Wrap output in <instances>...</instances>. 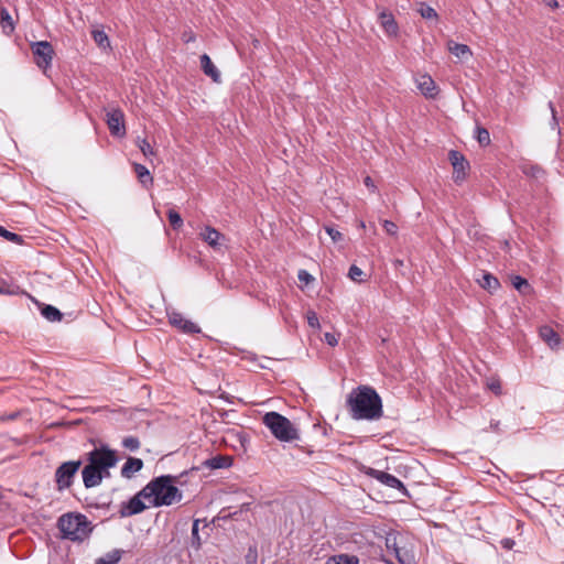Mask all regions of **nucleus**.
I'll use <instances>...</instances> for the list:
<instances>
[{
	"mask_svg": "<svg viewBox=\"0 0 564 564\" xmlns=\"http://www.w3.org/2000/svg\"><path fill=\"white\" fill-rule=\"evenodd\" d=\"M119 458L116 451L107 445H100L86 454L87 464L82 470L85 488H94L101 484L102 479L110 477V468L115 467Z\"/></svg>",
	"mask_w": 564,
	"mask_h": 564,
	"instance_id": "nucleus-1",
	"label": "nucleus"
},
{
	"mask_svg": "<svg viewBox=\"0 0 564 564\" xmlns=\"http://www.w3.org/2000/svg\"><path fill=\"white\" fill-rule=\"evenodd\" d=\"M351 417L373 421L382 416V401L377 391L369 386H359L347 398Z\"/></svg>",
	"mask_w": 564,
	"mask_h": 564,
	"instance_id": "nucleus-2",
	"label": "nucleus"
},
{
	"mask_svg": "<svg viewBox=\"0 0 564 564\" xmlns=\"http://www.w3.org/2000/svg\"><path fill=\"white\" fill-rule=\"evenodd\" d=\"M176 477L162 475L152 479L142 488L144 499H149L153 507L171 506L183 498L181 490L174 486Z\"/></svg>",
	"mask_w": 564,
	"mask_h": 564,
	"instance_id": "nucleus-3",
	"label": "nucleus"
},
{
	"mask_svg": "<svg viewBox=\"0 0 564 564\" xmlns=\"http://www.w3.org/2000/svg\"><path fill=\"white\" fill-rule=\"evenodd\" d=\"M57 527L62 536L70 541H83L91 532L87 517L80 513L63 514L58 519Z\"/></svg>",
	"mask_w": 564,
	"mask_h": 564,
	"instance_id": "nucleus-4",
	"label": "nucleus"
},
{
	"mask_svg": "<svg viewBox=\"0 0 564 564\" xmlns=\"http://www.w3.org/2000/svg\"><path fill=\"white\" fill-rule=\"evenodd\" d=\"M262 423L280 442L290 443L300 440V433L294 424L284 415L271 411L263 415Z\"/></svg>",
	"mask_w": 564,
	"mask_h": 564,
	"instance_id": "nucleus-5",
	"label": "nucleus"
},
{
	"mask_svg": "<svg viewBox=\"0 0 564 564\" xmlns=\"http://www.w3.org/2000/svg\"><path fill=\"white\" fill-rule=\"evenodd\" d=\"M83 462L78 460H68L62 463L55 470V482L58 491H64L68 489L74 481L76 474L78 473Z\"/></svg>",
	"mask_w": 564,
	"mask_h": 564,
	"instance_id": "nucleus-6",
	"label": "nucleus"
},
{
	"mask_svg": "<svg viewBox=\"0 0 564 564\" xmlns=\"http://www.w3.org/2000/svg\"><path fill=\"white\" fill-rule=\"evenodd\" d=\"M31 50L34 55L35 63L40 68L46 69L51 66L53 55H54V50L50 42H47V41L34 42L31 45Z\"/></svg>",
	"mask_w": 564,
	"mask_h": 564,
	"instance_id": "nucleus-7",
	"label": "nucleus"
},
{
	"mask_svg": "<svg viewBox=\"0 0 564 564\" xmlns=\"http://www.w3.org/2000/svg\"><path fill=\"white\" fill-rule=\"evenodd\" d=\"M367 475L387 487L399 490L404 497H410V494L404 484L395 476L375 468H369Z\"/></svg>",
	"mask_w": 564,
	"mask_h": 564,
	"instance_id": "nucleus-8",
	"label": "nucleus"
},
{
	"mask_svg": "<svg viewBox=\"0 0 564 564\" xmlns=\"http://www.w3.org/2000/svg\"><path fill=\"white\" fill-rule=\"evenodd\" d=\"M448 159L453 165V178L456 183H460L465 180L467 171L469 170V162L466 158L456 150H451Z\"/></svg>",
	"mask_w": 564,
	"mask_h": 564,
	"instance_id": "nucleus-9",
	"label": "nucleus"
},
{
	"mask_svg": "<svg viewBox=\"0 0 564 564\" xmlns=\"http://www.w3.org/2000/svg\"><path fill=\"white\" fill-rule=\"evenodd\" d=\"M144 496L142 495V489L134 495L131 499L126 502H122L120 506L119 514L121 518L131 517L134 514H139L145 510L147 506L142 501Z\"/></svg>",
	"mask_w": 564,
	"mask_h": 564,
	"instance_id": "nucleus-10",
	"label": "nucleus"
},
{
	"mask_svg": "<svg viewBox=\"0 0 564 564\" xmlns=\"http://www.w3.org/2000/svg\"><path fill=\"white\" fill-rule=\"evenodd\" d=\"M106 117L110 133L115 137H123L126 134L123 112L120 109H112Z\"/></svg>",
	"mask_w": 564,
	"mask_h": 564,
	"instance_id": "nucleus-11",
	"label": "nucleus"
},
{
	"mask_svg": "<svg viewBox=\"0 0 564 564\" xmlns=\"http://www.w3.org/2000/svg\"><path fill=\"white\" fill-rule=\"evenodd\" d=\"M170 324L174 327H177L185 334H197L200 333V328L198 325L193 323L192 321L186 319L181 313L172 312L169 315Z\"/></svg>",
	"mask_w": 564,
	"mask_h": 564,
	"instance_id": "nucleus-12",
	"label": "nucleus"
},
{
	"mask_svg": "<svg viewBox=\"0 0 564 564\" xmlns=\"http://www.w3.org/2000/svg\"><path fill=\"white\" fill-rule=\"evenodd\" d=\"M200 238L213 249L220 250L225 246L226 237L210 226H206L199 234Z\"/></svg>",
	"mask_w": 564,
	"mask_h": 564,
	"instance_id": "nucleus-13",
	"label": "nucleus"
},
{
	"mask_svg": "<svg viewBox=\"0 0 564 564\" xmlns=\"http://www.w3.org/2000/svg\"><path fill=\"white\" fill-rule=\"evenodd\" d=\"M379 22L389 36H395L399 32L398 23L391 12L386 10L379 13Z\"/></svg>",
	"mask_w": 564,
	"mask_h": 564,
	"instance_id": "nucleus-14",
	"label": "nucleus"
},
{
	"mask_svg": "<svg viewBox=\"0 0 564 564\" xmlns=\"http://www.w3.org/2000/svg\"><path fill=\"white\" fill-rule=\"evenodd\" d=\"M416 83L417 88L425 97L434 98L437 95L435 82L430 75H421L416 79Z\"/></svg>",
	"mask_w": 564,
	"mask_h": 564,
	"instance_id": "nucleus-15",
	"label": "nucleus"
},
{
	"mask_svg": "<svg viewBox=\"0 0 564 564\" xmlns=\"http://www.w3.org/2000/svg\"><path fill=\"white\" fill-rule=\"evenodd\" d=\"M143 468V460L137 457H128L127 462L121 467V476L131 479L135 473Z\"/></svg>",
	"mask_w": 564,
	"mask_h": 564,
	"instance_id": "nucleus-16",
	"label": "nucleus"
},
{
	"mask_svg": "<svg viewBox=\"0 0 564 564\" xmlns=\"http://www.w3.org/2000/svg\"><path fill=\"white\" fill-rule=\"evenodd\" d=\"M540 337L549 345L550 348H557L561 344L560 335L549 325L541 326L539 329Z\"/></svg>",
	"mask_w": 564,
	"mask_h": 564,
	"instance_id": "nucleus-17",
	"label": "nucleus"
},
{
	"mask_svg": "<svg viewBox=\"0 0 564 564\" xmlns=\"http://www.w3.org/2000/svg\"><path fill=\"white\" fill-rule=\"evenodd\" d=\"M200 67L206 76L210 77L215 83H220V72L207 54L200 56Z\"/></svg>",
	"mask_w": 564,
	"mask_h": 564,
	"instance_id": "nucleus-18",
	"label": "nucleus"
},
{
	"mask_svg": "<svg viewBox=\"0 0 564 564\" xmlns=\"http://www.w3.org/2000/svg\"><path fill=\"white\" fill-rule=\"evenodd\" d=\"M478 284L489 293H495L500 288L499 280L489 272H482L481 276L477 279Z\"/></svg>",
	"mask_w": 564,
	"mask_h": 564,
	"instance_id": "nucleus-19",
	"label": "nucleus"
},
{
	"mask_svg": "<svg viewBox=\"0 0 564 564\" xmlns=\"http://www.w3.org/2000/svg\"><path fill=\"white\" fill-rule=\"evenodd\" d=\"M231 457L224 455H216L209 459H206L203 465L209 469L228 468L231 466Z\"/></svg>",
	"mask_w": 564,
	"mask_h": 564,
	"instance_id": "nucleus-20",
	"label": "nucleus"
},
{
	"mask_svg": "<svg viewBox=\"0 0 564 564\" xmlns=\"http://www.w3.org/2000/svg\"><path fill=\"white\" fill-rule=\"evenodd\" d=\"M204 522V527H207L206 520L195 519L192 525V532H191V540H189V546L195 550L199 551L203 544V540L199 535V523Z\"/></svg>",
	"mask_w": 564,
	"mask_h": 564,
	"instance_id": "nucleus-21",
	"label": "nucleus"
},
{
	"mask_svg": "<svg viewBox=\"0 0 564 564\" xmlns=\"http://www.w3.org/2000/svg\"><path fill=\"white\" fill-rule=\"evenodd\" d=\"M448 50L453 55L462 61H466L471 56V51L466 44H459L454 41H449Z\"/></svg>",
	"mask_w": 564,
	"mask_h": 564,
	"instance_id": "nucleus-22",
	"label": "nucleus"
},
{
	"mask_svg": "<svg viewBox=\"0 0 564 564\" xmlns=\"http://www.w3.org/2000/svg\"><path fill=\"white\" fill-rule=\"evenodd\" d=\"M133 170L138 176L139 182L144 187H149L150 185L153 184V177H152L150 171L144 165H142L140 163H134Z\"/></svg>",
	"mask_w": 564,
	"mask_h": 564,
	"instance_id": "nucleus-23",
	"label": "nucleus"
},
{
	"mask_svg": "<svg viewBox=\"0 0 564 564\" xmlns=\"http://www.w3.org/2000/svg\"><path fill=\"white\" fill-rule=\"evenodd\" d=\"M41 314L48 322H59L63 318L62 312L57 307L50 304L41 305Z\"/></svg>",
	"mask_w": 564,
	"mask_h": 564,
	"instance_id": "nucleus-24",
	"label": "nucleus"
},
{
	"mask_svg": "<svg viewBox=\"0 0 564 564\" xmlns=\"http://www.w3.org/2000/svg\"><path fill=\"white\" fill-rule=\"evenodd\" d=\"M0 24L4 34L9 35L14 30V24L9 11L4 8H0Z\"/></svg>",
	"mask_w": 564,
	"mask_h": 564,
	"instance_id": "nucleus-25",
	"label": "nucleus"
},
{
	"mask_svg": "<svg viewBox=\"0 0 564 564\" xmlns=\"http://www.w3.org/2000/svg\"><path fill=\"white\" fill-rule=\"evenodd\" d=\"M325 564H359V558L356 555L341 553L330 556Z\"/></svg>",
	"mask_w": 564,
	"mask_h": 564,
	"instance_id": "nucleus-26",
	"label": "nucleus"
},
{
	"mask_svg": "<svg viewBox=\"0 0 564 564\" xmlns=\"http://www.w3.org/2000/svg\"><path fill=\"white\" fill-rule=\"evenodd\" d=\"M122 551L120 550H112L105 555L98 557L95 561V564H118L121 560Z\"/></svg>",
	"mask_w": 564,
	"mask_h": 564,
	"instance_id": "nucleus-27",
	"label": "nucleus"
},
{
	"mask_svg": "<svg viewBox=\"0 0 564 564\" xmlns=\"http://www.w3.org/2000/svg\"><path fill=\"white\" fill-rule=\"evenodd\" d=\"M91 36H93L95 43L100 48H107L110 46L109 37L104 30H93Z\"/></svg>",
	"mask_w": 564,
	"mask_h": 564,
	"instance_id": "nucleus-28",
	"label": "nucleus"
},
{
	"mask_svg": "<svg viewBox=\"0 0 564 564\" xmlns=\"http://www.w3.org/2000/svg\"><path fill=\"white\" fill-rule=\"evenodd\" d=\"M511 282L513 288L522 294H527L531 291L529 282L520 275H514Z\"/></svg>",
	"mask_w": 564,
	"mask_h": 564,
	"instance_id": "nucleus-29",
	"label": "nucleus"
},
{
	"mask_svg": "<svg viewBox=\"0 0 564 564\" xmlns=\"http://www.w3.org/2000/svg\"><path fill=\"white\" fill-rule=\"evenodd\" d=\"M417 12L425 20H437L438 18L437 12L432 7L425 4L424 2H421L419 4Z\"/></svg>",
	"mask_w": 564,
	"mask_h": 564,
	"instance_id": "nucleus-30",
	"label": "nucleus"
},
{
	"mask_svg": "<svg viewBox=\"0 0 564 564\" xmlns=\"http://www.w3.org/2000/svg\"><path fill=\"white\" fill-rule=\"evenodd\" d=\"M475 132L480 147H487L490 144V134L486 128L477 126Z\"/></svg>",
	"mask_w": 564,
	"mask_h": 564,
	"instance_id": "nucleus-31",
	"label": "nucleus"
},
{
	"mask_svg": "<svg viewBox=\"0 0 564 564\" xmlns=\"http://www.w3.org/2000/svg\"><path fill=\"white\" fill-rule=\"evenodd\" d=\"M167 218H169L170 225L173 227V229L177 230L183 226V219L176 210L169 209Z\"/></svg>",
	"mask_w": 564,
	"mask_h": 564,
	"instance_id": "nucleus-32",
	"label": "nucleus"
},
{
	"mask_svg": "<svg viewBox=\"0 0 564 564\" xmlns=\"http://www.w3.org/2000/svg\"><path fill=\"white\" fill-rule=\"evenodd\" d=\"M122 446L126 448V449H129L131 452H135L140 448V441L138 437L135 436H126L123 437L122 442H121Z\"/></svg>",
	"mask_w": 564,
	"mask_h": 564,
	"instance_id": "nucleus-33",
	"label": "nucleus"
},
{
	"mask_svg": "<svg viewBox=\"0 0 564 564\" xmlns=\"http://www.w3.org/2000/svg\"><path fill=\"white\" fill-rule=\"evenodd\" d=\"M19 293V286L10 284L6 281H0V294L14 295Z\"/></svg>",
	"mask_w": 564,
	"mask_h": 564,
	"instance_id": "nucleus-34",
	"label": "nucleus"
},
{
	"mask_svg": "<svg viewBox=\"0 0 564 564\" xmlns=\"http://www.w3.org/2000/svg\"><path fill=\"white\" fill-rule=\"evenodd\" d=\"M137 144L140 149V151L143 153L144 156H151L154 155L153 148L151 144L147 141V139L138 138Z\"/></svg>",
	"mask_w": 564,
	"mask_h": 564,
	"instance_id": "nucleus-35",
	"label": "nucleus"
},
{
	"mask_svg": "<svg viewBox=\"0 0 564 564\" xmlns=\"http://www.w3.org/2000/svg\"><path fill=\"white\" fill-rule=\"evenodd\" d=\"M0 237H3L8 241L15 242V243H20L22 241V237L20 235L9 231L2 226H0Z\"/></svg>",
	"mask_w": 564,
	"mask_h": 564,
	"instance_id": "nucleus-36",
	"label": "nucleus"
},
{
	"mask_svg": "<svg viewBox=\"0 0 564 564\" xmlns=\"http://www.w3.org/2000/svg\"><path fill=\"white\" fill-rule=\"evenodd\" d=\"M362 275H364V271H362L359 267H357V265L352 264V265L349 268L348 276H349L352 281L361 282V281H362V279H361V276H362Z\"/></svg>",
	"mask_w": 564,
	"mask_h": 564,
	"instance_id": "nucleus-37",
	"label": "nucleus"
},
{
	"mask_svg": "<svg viewBox=\"0 0 564 564\" xmlns=\"http://www.w3.org/2000/svg\"><path fill=\"white\" fill-rule=\"evenodd\" d=\"M386 546L388 550H392L395 555H399V551H401L397 544V538L392 535L386 538Z\"/></svg>",
	"mask_w": 564,
	"mask_h": 564,
	"instance_id": "nucleus-38",
	"label": "nucleus"
},
{
	"mask_svg": "<svg viewBox=\"0 0 564 564\" xmlns=\"http://www.w3.org/2000/svg\"><path fill=\"white\" fill-rule=\"evenodd\" d=\"M325 230L334 242H338L343 239V234L340 231H338L337 229H335L334 227L326 226Z\"/></svg>",
	"mask_w": 564,
	"mask_h": 564,
	"instance_id": "nucleus-39",
	"label": "nucleus"
},
{
	"mask_svg": "<svg viewBox=\"0 0 564 564\" xmlns=\"http://www.w3.org/2000/svg\"><path fill=\"white\" fill-rule=\"evenodd\" d=\"M307 324L313 328L319 327V321L317 314L314 311L307 312Z\"/></svg>",
	"mask_w": 564,
	"mask_h": 564,
	"instance_id": "nucleus-40",
	"label": "nucleus"
},
{
	"mask_svg": "<svg viewBox=\"0 0 564 564\" xmlns=\"http://www.w3.org/2000/svg\"><path fill=\"white\" fill-rule=\"evenodd\" d=\"M382 226H383V229L387 231V234H389L391 236L397 235L398 226L393 221L384 220Z\"/></svg>",
	"mask_w": 564,
	"mask_h": 564,
	"instance_id": "nucleus-41",
	"label": "nucleus"
},
{
	"mask_svg": "<svg viewBox=\"0 0 564 564\" xmlns=\"http://www.w3.org/2000/svg\"><path fill=\"white\" fill-rule=\"evenodd\" d=\"M297 279L305 284H308L314 280L313 275L306 270H300L297 273Z\"/></svg>",
	"mask_w": 564,
	"mask_h": 564,
	"instance_id": "nucleus-42",
	"label": "nucleus"
},
{
	"mask_svg": "<svg viewBox=\"0 0 564 564\" xmlns=\"http://www.w3.org/2000/svg\"><path fill=\"white\" fill-rule=\"evenodd\" d=\"M549 108H550L551 113H552L551 128L553 130H555V129L560 130V128H558V120H557V117H556V111H555V108H554V105H553L552 101L549 102Z\"/></svg>",
	"mask_w": 564,
	"mask_h": 564,
	"instance_id": "nucleus-43",
	"label": "nucleus"
},
{
	"mask_svg": "<svg viewBox=\"0 0 564 564\" xmlns=\"http://www.w3.org/2000/svg\"><path fill=\"white\" fill-rule=\"evenodd\" d=\"M395 557L400 564H414L413 558L401 551H399V555H395Z\"/></svg>",
	"mask_w": 564,
	"mask_h": 564,
	"instance_id": "nucleus-44",
	"label": "nucleus"
},
{
	"mask_svg": "<svg viewBox=\"0 0 564 564\" xmlns=\"http://www.w3.org/2000/svg\"><path fill=\"white\" fill-rule=\"evenodd\" d=\"M324 338H325V341H326L329 346H332V347H334V346H336V345L338 344V338H337V336H336L335 334H333V333H325Z\"/></svg>",
	"mask_w": 564,
	"mask_h": 564,
	"instance_id": "nucleus-45",
	"label": "nucleus"
},
{
	"mask_svg": "<svg viewBox=\"0 0 564 564\" xmlns=\"http://www.w3.org/2000/svg\"><path fill=\"white\" fill-rule=\"evenodd\" d=\"M500 544L503 549L506 550H511L513 546H514V540L510 539V538H506V539H502L500 541Z\"/></svg>",
	"mask_w": 564,
	"mask_h": 564,
	"instance_id": "nucleus-46",
	"label": "nucleus"
},
{
	"mask_svg": "<svg viewBox=\"0 0 564 564\" xmlns=\"http://www.w3.org/2000/svg\"><path fill=\"white\" fill-rule=\"evenodd\" d=\"M488 387L492 392H495V394L501 393V384L499 381H492L491 383L488 384Z\"/></svg>",
	"mask_w": 564,
	"mask_h": 564,
	"instance_id": "nucleus-47",
	"label": "nucleus"
},
{
	"mask_svg": "<svg viewBox=\"0 0 564 564\" xmlns=\"http://www.w3.org/2000/svg\"><path fill=\"white\" fill-rule=\"evenodd\" d=\"M246 558H247V564H256V558H257L256 551L252 553V550L250 549Z\"/></svg>",
	"mask_w": 564,
	"mask_h": 564,
	"instance_id": "nucleus-48",
	"label": "nucleus"
},
{
	"mask_svg": "<svg viewBox=\"0 0 564 564\" xmlns=\"http://www.w3.org/2000/svg\"><path fill=\"white\" fill-rule=\"evenodd\" d=\"M543 3L547 7H551L553 9L558 7L557 0H543Z\"/></svg>",
	"mask_w": 564,
	"mask_h": 564,
	"instance_id": "nucleus-49",
	"label": "nucleus"
},
{
	"mask_svg": "<svg viewBox=\"0 0 564 564\" xmlns=\"http://www.w3.org/2000/svg\"><path fill=\"white\" fill-rule=\"evenodd\" d=\"M499 425H500V422H499V421L491 420V422H490V429H491L492 431H496V432H497V431H499Z\"/></svg>",
	"mask_w": 564,
	"mask_h": 564,
	"instance_id": "nucleus-50",
	"label": "nucleus"
},
{
	"mask_svg": "<svg viewBox=\"0 0 564 564\" xmlns=\"http://www.w3.org/2000/svg\"><path fill=\"white\" fill-rule=\"evenodd\" d=\"M365 184H366V186H368V187L373 186L372 181H371V178H370L369 176H367V177L365 178Z\"/></svg>",
	"mask_w": 564,
	"mask_h": 564,
	"instance_id": "nucleus-51",
	"label": "nucleus"
},
{
	"mask_svg": "<svg viewBox=\"0 0 564 564\" xmlns=\"http://www.w3.org/2000/svg\"><path fill=\"white\" fill-rule=\"evenodd\" d=\"M395 265H403V261L402 260H395Z\"/></svg>",
	"mask_w": 564,
	"mask_h": 564,
	"instance_id": "nucleus-52",
	"label": "nucleus"
}]
</instances>
